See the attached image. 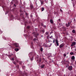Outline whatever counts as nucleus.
<instances>
[{"instance_id":"30","label":"nucleus","mask_w":76,"mask_h":76,"mask_svg":"<svg viewBox=\"0 0 76 76\" xmlns=\"http://www.w3.org/2000/svg\"><path fill=\"white\" fill-rule=\"evenodd\" d=\"M30 27L29 26H28L27 27V28H28V29H29V28Z\"/></svg>"},{"instance_id":"5","label":"nucleus","mask_w":76,"mask_h":76,"mask_svg":"<svg viewBox=\"0 0 76 76\" xmlns=\"http://www.w3.org/2000/svg\"><path fill=\"white\" fill-rule=\"evenodd\" d=\"M63 46H64V44L62 43L59 46V48H62V47H63Z\"/></svg>"},{"instance_id":"47","label":"nucleus","mask_w":76,"mask_h":76,"mask_svg":"<svg viewBox=\"0 0 76 76\" xmlns=\"http://www.w3.org/2000/svg\"><path fill=\"white\" fill-rule=\"evenodd\" d=\"M75 76H76V75H75Z\"/></svg>"},{"instance_id":"39","label":"nucleus","mask_w":76,"mask_h":76,"mask_svg":"<svg viewBox=\"0 0 76 76\" xmlns=\"http://www.w3.org/2000/svg\"><path fill=\"white\" fill-rule=\"evenodd\" d=\"M26 15H27V14L26 13Z\"/></svg>"},{"instance_id":"36","label":"nucleus","mask_w":76,"mask_h":76,"mask_svg":"<svg viewBox=\"0 0 76 76\" xmlns=\"http://www.w3.org/2000/svg\"><path fill=\"white\" fill-rule=\"evenodd\" d=\"M7 12L5 13V15H7Z\"/></svg>"},{"instance_id":"18","label":"nucleus","mask_w":76,"mask_h":76,"mask_svg":"<svg viewBox=\"0 0 76 76\" xmlns=\"http://www.w3.org/2000/svg\"><path fill=\"white\" fill-rule=\"evenodd\" d=\"M74 53L73 52H71L70 53V54H71V55H73V54Z\"/></svg>"},{"instance_id":"16","label":"nucleus","mask_w":76,"mask_h":76,"mask_svg":"<svg viewBox=\"0 0 76 76\" xmlns=\"http://www.w3.org/2000/svg\"><path fill=\"white\" fill-rule=\"evenodd\" d=\"M44 65H42L41 66V68H43L44 67Z\"/></svg>"},{"instance_id":"13","label":"nucleus","mask_w":76,"mask_h":76,"mask_svg":"<svg viewBox=\"0 0 76 76\" xmlns=\"http://www.w3.org/2000/svg\"><path fill=\"white\" fill-rule=\"evenodd\" d=\"M42 10V12L44 11V8L42 7V10Z\"/></svg>"},{"instance_id":"27","label":"nucleus","mask_w":76,"mask_h":76,"mask_svg":"<svg viewBox=\"0 0 76 76\" xmlns=\"http://www.w3.org/2000/svg\"><path fill=\"white\" fill-rule=\"evenodd\" d=\"M25 37H28V35H27L26 34L25 36Z\"/></svg>"},{"instance_id":"4","label":"nucleus","mask_w":76,"mask_h":76,"mask_svg":"<svg viewBox=\"0 0 76 76\" xmlns=\"http://www.w3.org/2000/svg\"><path fill=\"white\" fill-rule=\"evenodd\" d=\"M36 58H37L38 60V61L39 60V61L40 62L41 60V58H39V57H38V56H37L36 57Z\"/></svg>"},{"instance_id":"2","label":"nucleus","mask_w":76,"mask_h":76,"mask_svg":"<svg viewBox=\"0 0 76 76\" xmlns=\"http://www.w3.org/2000/svg\"><path fill=\"white\" fill-rule=\"evenodd\" d=\"M13 45H15V47H16L17 48H18V47H19V44L18 43H14Z\"/></svg>"},{"instance_id":"20","label":"nucleus","mask_w":76,"mask_h":76,"mask_svg":"<svg viewBox=\"0 0 76 76\" xmlns=\"http://www.w3.org/2000/svg\"><path fill=\"white\" fill-rule=\"evenodd\" d=\"M11 60H12V61H13V60H14V58H12Z\"/></svg>"},{"instance_id":"24","label":"nucleus","mask_w":76,"mask_h":76,"mask_svg":"<svg viewBox=\"0 0 76 76\" xmlns=\"http://www.w3.org/2000/svg\"><path fill=\"white\" fill-rule=\"evenodd\" d=\"M46 35L48 34V32H46Z\"/></svg>"},{"instance_id":"34","label":"nucleus","mask_w":76,"mask_h":76,"mask_svg":"<svg viewBox=\"0 0 76 76\" xmlns=\"http://www.w3.org/2000/svg\"><path fill=\"white\" fill-rule=\"evenodd\" d=\"M24 4H25V2L24 1L23 2Z\"/></svg>"},{"instance_id":"23","label":"nucleus","mask_w":76,"mask_h":76,"mask_svg":"<svg viewBox=\"0 0 76 76\" xmlns=\"http://www.w3.org/2000/svg\"><path fill=\"white\" fill-rule=\"evenodd\" d=\"M34 60V59L33 58H32L31 59V61H32V60Z\"/></svg>"},{"instance_id":"32","label":"nucleus","mask_w":76,"mask_h":76,"mask_svg":"<svg viewBox=\"0 0 76 76\" xmlns=\"http://www.w3.org/2000/svg\"><path fill=\"white\" fill-rule=\"evenodd\" d=\"M55 42V41H54V40H53V43H54Z\"/></svg>"},{"instance_id":"26","label":"nucleus","mask_w":76,"mask_h":76,"mask_svg":"<svg viewBox=\"0 0 76 76\" xmlns=\"http://www.w3.org/2000/svg\"><path fill=\"white\" fill-rule=\"evenodd\" d=\"M13 64H16V62H13Z\"/></svg>"},{"instance_id":"49","label":"nucleus","mask_w":76,"mask_h":76,"mask_svg":"<svg viewBox=\"0 0 76 76\" xmlns=\"http://www.w3.org/2000/svg\"><path fill=\"white\" fill-rule=\"evenodd\" d=\"M29 0V1H30V0Z\"/></svg>"},{"instance_id":"43","label":"nucleus","mask_w":76,"mask_h":76,"mask_svg":"<svg viewBox=\"0 0 76 76\" xmlns=\"http://www.w3.org/2000/svg\"><path fill=\"white\" fill-rule=\"evenodd\" d=\"M61 62H62V63H63V61H61Z\"/></svg>"},{"instance_id":"15","label":"nucleus","mask_w":76,"mask_h":76,"mask_svg":"<svg viewBox=\"0 0 76 76\" xmlns=\"http://www.w3.org/2000/svg\"><path fill=\"white\" fill-rule=\"evenodd\" d=\"M72 33H74H74H75V30H73L72 31Z\"/></svg>"},{"instance_id":"45","label":"nucleus","mask_w":76,"mask_h":76,"mask_svg":"<svg viewBox=\"0 0 76 76\" xmlns=\"http://www.w3.org/2000/svg\"><path fill=\"white\" fill-rule=\"evenodd\" d=\"M41 37H42V36Z\"/></svg>"},{"instance_id":"48","label":"nucleus","mask_w":76,"mask_h":76,"mask_svg":"<svg viewBox=\"0 0 76 76\" xmlns=\"http://www.w3.org/2000/svg\"><path fill=\"white\" fill-rule=\"evenodd\" d=\"M29 54H30H30H29Z\"/></svg>"},{"instance_id":"11","label":"nucleus","mask_w":76,"mask_h":76,"mask_svg":"<svg viewBox=\"0 0 76 76\" xmlns=\"http://www.w3.org/2000/svg\"><path fill=\"white\" fill-rule=\"evenodd\" d=\"M50 22L51 23H53V21L52 19L50 20Z\"/></svg>"},{"instance_id":"6","label":"nucleus","mask_w":76,"mask_h":76,"mask_svg":"<svg viewBox=\"0 0 76 76\" xmlns=\"http://www.w3.org/2000/svg\"><path fill=\"white\" fill-rule=\"evenodd\" d=\"M68 69L69 70H72V66H69L68 68Z\"/></svg>"},{"instance_id":"22","label":"nucleus","mask_w":76,"mask_h":76,"mask_svg":"<svg viewBox=\"0 0 76 76\" xmlns=\"http://www.w3.org/2000/svg\"><path fill=\"white\" fill-rule=\"evenodd\" d=\"M64 57H66V54H64Z\"/></svg>"},{"instance_id":"25","label":"nucleus","mask_w":76,"mask_h":76,"mask_svg":"<svg viewBox=\"0 0 76 76\" xmlns=\"http://www.w3.org/2000/svg\"><path fill=\"white\" fill-rule=\"evenodd\" d=\"M53 38V36H51V37H50V38Z\"/></svg>"},{"instance_id":"17","label":"nucleus","mask_w":76,"mask_h":76,"mask_svg":"<svg viewBox=\"0 0 76 76\" xmlns=\"http://www.w3.org/2000/svg\"><path fill=\"white\" fill-rule=\"evenodd\" d=\"M40 2L41 3V4H43V2L42 1H41V0H40Z\"/></svg>"},{"instance_id":"35","label":"nucleus","mask_w":76,"mask_h":76,"mask_svg":"<svg viewBox=\"0 0 76 76\" xmlns=\"http://www.w3.org/2000/svg\"><path fill=\"white\" fill-rule=\"evenodd\" d=\"M68 15H69V12H68Z\"/></svg>"},{"instance_id":"12","label":"nucleus","mask_w":76,"mask_h":76,"mask_svg":"<svg viewBox=\"0 0 76 76\" xmlns=\"http://www.w3.org/2000/svg\"><path fill=\"white\" fill-rule=\"evenodd\" d=\"M72 60H75V56H73L72 57Z\"/></svg>"},{"instance_id":"9","label":"nucleus","mask_w":76,"mask_h":76,"mask_svg":"<svg viewBox=\"0 0 76 76\" xmlns=\"http://www.w3.org/2000/svg\"><path fill=\"white\" fill-rule=\"evenodd\" d=\"M30 7L31 9H33V8H34V6H33V5H30Z\"/></svg>"},{"instance_id":"1","label":"nucleus","mask_w":76,"mask_h":76,"mask_svg":"<svg viewBox=\"0 0 76 76\" xmlns=\"http://www.w3.org/2000/svg\"><path fill=\"white\" fill-rule=\"evenodd\" d=\"M33 34L34 35V37H36V38H37V36L39 35L37 33V34L35 33H33Z\"/></svg>"},{"instance_id":"46","label":"nucleus","mask_w":76,"mask_h":76,"mask_svg":"<svg viewBox=\"0 0 76 76\" xmlns=\"http://www.w3.org/2000/svg\"><path fill=\"white\" fill-rule=\"evenodd\" d=\"M31 17H32V16Z\"/></svg>"},{"instance_id":"29","label":"nucleus","mask_w":76,"mask_h":76,"mask_svg":"<svg viewBox=\"0 0 76 76\" xmlns=\"http://www.w3.org/2000/svg\"><path fill=\"white\" fill-rule=\"evenodd\" d=\"M66 62H68V63H69V61H66Z\"/></svg>"},{"instance_id":"44","label":"nucleus","mask_w":76,"mask_h":76,"mask_svg":"<svg viewBox=\"0 0 76 76\" xmlns=\"http://www.w3.org/2000/svg\"><path fill=\"white\" fill-rule=\"evenodd\" d=\"M6 39L5 38V39Z\"/></svg>"},{"instance_id":"28","label":"nucleus","mask_w":76,"mask_h":76,"mask_svg":"<svg viewBox=\"0 0 76 76\" xmlns=\"http://www.w3.org/2000/svg\"><path fill=\"white\" fill-rule=\"evenodd\" d=\"M60 10L61 12H63V10L61 9H60Z\"/></svg>"},{"instance_id":"37","label":"nucleus","mask_w":76,"mask_h":76,"mask_svg":"<svg viewBox=\"0 0 76 76\" xmlns=\"http://www.w3.org/2000/svg\"><path fill=\"white\" fill-rule=\"evenodd\" d=\"M13 17V15H12L11 16V17Z\"/></svg>"},{"instance_id":"7","label":"nucleus","mask_w":76,"mask_h":76,"mask_svg":"<svg viewBox=\"0 0 76 76\" xmlns=\"http://www.w3.org/2000/svg\"><path fill=\"white\" fill-rule=\"evenodd\" d=\"M75 44H76V42H74L72 43V44L71 45V46H72V47H73V46H74V45H75Z\"/></svg>"},{"instance_id":"19","label":"nucleus","mask_w":76,"mask_h":76,"mask_svg":"<svg viewBox=\"0 0 76 76\" xmlns=\"http://www.w3.org/2000/svg\"><path fill=\"white\" fill-rule=\"evenodd\" d=\"M43 50V49L42 48H41V49H40V50L41 51H42Z\"/></svg>"},{"instance_id":"40","label":"nucleus","mask_w":76,"mask_h":76,"mask_svg":"<svg viewBox=\"0 0 76 76\" xmlns=\"http://www.w3.org/2000/svg\"><path fill=\"white\" fill-rule=\"evenodd\" d=\"M64 61H66V59L64 60Z\"/></svg>"},{"instance_id":"10","label":"nucleus","mask_w":76,"mask_h":76,"mask_svg":"<svg viewBox=\"0 0 76 76\" xmlns=\"http://www.w3.org/2000/svg\"><path fill=\"white\" fill-rule=\"evenodd\" d=\"M33 40L34 41H37L38 39H37V38H34L33 39Z\"/></svg>"},{"instance_id":"21","label":"nucleus","mask_w":76,"mask_h":76,"mask_svg":"<svg viewBox=\"0 0 76 76\" xmlns=\"http://www.w3.org/2000/svg\"><path fill=\"white\" fill-rule=\"evenodd\" d=\"M42 32L43 33H44V32H45V31H44V30H42Z\"/></svg>"},{"instance_id":"38","label":"nucleus","mask_w":76,"mask_h":76,"mask_svg":"<svg viewBox=\"0 0 76 76\" xmlns=\"http://www.w3.org/2000/svg\"><path fill=\"white\" fill-rule=\"evenodd\" d=\"M44 27H45V28H46V26H44Z\"/></svg>"},{"instance_id":"41","label":"nucleus","mask_w":76,"mask_h":76,"mask_svg":"<svg viewBox=\"0 0 76 76\" xmlns=\"http://www.w3.org/2000/svg\"><path fill=\"white\" fill-rule=\"evenodd\" d=\"M51 33H53V32H51L50 33V34H51Z\"/></svg>"},{"instance_id":"42","label":"nucleus","mask_w":76,"mask_h":76,"mask_svg":"<svg viewBox=\"0 0 76 76\" xmlns=\"http://www.w3.org/2000/svg\"><path fill=\"white\" fill-rule=\"evenodd\" d=\"M50 45H52V44H50Z\"/></svg>"},{"instance_id":"31","label":"nucleus","mask_w":76,"mask_h":76,"mask_svg":"<svg viewBox=\"0 0 76 76\" xmlns=\"http://www.w3.org/2000/svg\"><path fill=\"white\" fill-rule=\"evenodd\" d=\"M14 6L15 7H16V5H15V4H14Z\"/></svg>"},{"instance_id":"14","label":"nucleus","mask_w":76,"mask_h":76,"mask_svg":"<svg viewBox=\"0 0 76 76\" xmlns=\"http://www.w3.org/2000/svg\"><path fill=\"white\" fill-rule=\"evenodd\" d=\"M15 50L16 51H18L19 50V49L18 48H16L15 49Z\"/></svg>"},{"instance_id":"33","label":"nucleus","mask_w":76,"mask_h":76,"mask_svg":"<svg viewBox=\"0 0 76 76\" xmlns=\"http://www.w3.org/2000/svg\"><path fill=\"white\" fill-rule=\"evenodd\" d=\"M58 21H60V19H59L58 20Z\"/></svg>"},{"instance_id":"8","label":"nucleus","mask_w":76,"mask_h":76,"mask_svg":"<svg viewBox=\"0 0 76 76\" xmlns=\"http://www.w3.org/2000/svg\"><path fill=\"white\" fill-rule=\"evenodd\" d=\"M66 25L67 27H69L70 26V23H68V24H66Z\"/></svg>"},{"instance_id":"3","label":"nucleus","mask_w":76,"mask_h":76,"mask_svg":"<svg viewBox=\"0 0 76 76\" xmlns=\"http://www.w3.org/2000/svg\"><path fill=\"white\" fill-rule=\"evenodd\" d=\"M55 42L57 46H58V45H59V44H58V40L56 39Z\"/></svg>"}]
</instances>
